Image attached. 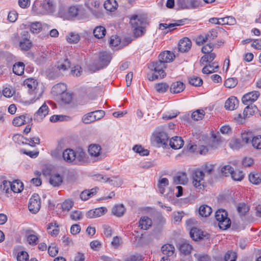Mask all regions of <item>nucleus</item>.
<instances>
[{
	"label": "nucleus",
	"instance_id": "obj_41",
	"mask_svg": "<svg viewBox=\"0 0 261 261\" xmlns=\"http://www.w3.org/2000/svg\"><path fill=\"white\" fill-rule=\"evenodd\" d=\"M37 85V81L32 78L27 79L24 81V86L27 87L29 90H36Z\"/></svg>",
	"mask_w": 261,
	"mask_h": 261
},
{
	"label": "nucleus",
	"instance_id": "obj_31",
	"mask_svg": "<svg viewBox=\"0 0 261 261\" xmlns=\"http://www.w3.org/2000/svg\"><path fill=\"white\" fill-rule=\"evenodd\" d=\"M139 223L141 229L147 230L152 225V220L147 217H143L141 218Z\"/></svg>",
	"mask_w": 261,
	"mask_h": 261
},
{
	"label": "nucleus",
	"instance_id": "obj_34",
	"mask_svg": "<svg viewBox=\"0 0 261 261\" xmlns=\"http://www.w3.org/2000/svg\"><path fill=\"white\" fill-rule=\"evenodd\" d=\"M257 111V108L255 105H249L245 109L243 115L245 118L249 117L253 115Z\"/></svg>",
	"mask_w": 261,
	"mask_h": 261
},
{
	"label": "nucleus",
	"instance_id": "obj_39",
	"mask_svg": "<svg viewBox=\"0 0 261 261\" xmlns=\"http://www.w3.org/2000/svg\"><path fill=\"white\" fill-rule=\"evenodd\" d=\"M192 249V246L187 242H183L179 245V250L180 252L185 255L190 253Z\"/></svg>",
	"mask_w": 261,
	"mask_h": 261
},
{
	"label": "nucleus",
	"instance_id": "obj_4",
	"mask_svg": "<svg viewBox=\"0 0 261 261\" xmlns=\"http://www.w3.org/2000/svg\"><path fill=\"white\" fill-rule=\"evenodd\" d=\"M167 67L166 64L162 63L160 61L152 62L149 66V68L154 71V73L151 75H148V79L149 81H153L158 78L163 79L166 74L164 69Z\"/></svg>",
	"mask_w": 261,
	"mask_h": 261
},
{
	"label": "nucleus",
	"instance_id": "obj_57",
	"mask_svg": "<svg viewBox=\"0 0 261 261\" xmlns=\"http://www.w3.org/2000/svg\"><path fill=\"white\" fill-rule=\"evenodd\" d=\"M71 64L68 59H65L63 62L58 63L57 68L59 70L65 71L70 67Z\"/></svg>",
	"mask_w": 261,
	"mask_h": 261
},
{
	"label": "nucleus",
	"instance_id": "obj_32",
	"mask_svg": "<svg viewBox=\"0 0 261 261\" xmlns=\"http://www.w3.org/2000/svg\"><path fill=\"white\" fill-rule=\"evenodd\" d=\"M125 211V207L122 204L115 205L112 210V214L118 217L123 216Z\"/></svg>",
	"mask_w": 261,
	"mask_h": 261
},
{
	"label": "nucleus",
	"instance_id": "obj_10",
	"mask_svg": "<svg viewBox=\"0 0 261 261\" xmlns=\"http://www.w3.org/2000/svg\"><path fill=\"white\" fill-rule=\"evenodd\" d=\"M153 141L159 146H163L166 147L169 139V137L167 133L161 132L156 133L153 135Z\"/></svg>",
	"mask_w": 261,
	"mask_h": 261
},
{
	"label": "nucleus",
	"instance_id": "obj_56",
	"mask_svg": "<svg viewBox=\"0 0 261 261\" xmlns=\"http://www.w3.org/2000/svg\"><path fill=\"white\" fill-rule=\"evenodd\" d=\"M123 244V241L121 237L119 236L114 237L111 242V245L114 248H118Z\"/></svg>",
	"mask_w": 261,
	"mask_h": 261
},
{
	"label": "nucleus",
	"instance_id": "obj_27",
	"mask_svg": "<svg viewBox=\"0 0 261 261\" xmlns=\"http://www.w3.org/2000/svg\"><path fill=\"white\" fill-rule=\"evenodd\" d=\"M23 189V185L22 182L18 180H14L11 182L10 186V193L13 191L14 193H19L22 191Z\"/></svg>",
	"mask_w": 261,
	"mask_h": 261
},
{
	"label": "nucleus",
	"instance_id": "obj_50",
	"mask_svg": "<svg viewBox=\"0 0 261 261\" xmlns=\"http://www.w3.org/2000/svg\"><path fill=\"white\" fill-rule=\"evenodd\" d=\"M133 149L141 156L148 155L149 153V150L144 149L141 145H136L134 146Z\"/></svg>",
	"mask_w": 261,
	"mask_h": 261
},
{
	"label": "nucleus",
	"instance_id": "obj_35",
	"mask_svg": "<svg viewBox=\"0 0 261 261\" xmlns=\"http://www.w3.org/2000/svg\"><path fill=\"white\" fill-rule=\"evenodd\" d=\"M93 33L95 38L101 39L106 35V30L104 27L99 25L94 29Z\"/></svg>",
	"mask_w": 261,
	"mask_h": 261
},
{
	"label": "nucleus",
	"instance_id": "obj_14",
	"mask_svg": "<svg viewBox=\"0 0 261 261\" xmlns=\"http://www.w3.org/2000/svg\"><path fill=\"white\" fill-rule=\"evenodd\" d=\"M190 234L191 238L195 241L203 239L204 238H208V234L196 227L191 228Z\"/></svg>",
	"mask_w": 261,
	"mask_h": 261
},
{
	"label": "nucleus",
	"instance_id": "obj_44",
	"mask_svg": "<svg viewBox=\"0 0 261 261\" xmlns=\"http://www.w3.org/2000/svg\"><path fill=\"white\" fill-rule=\"evenodd\" d=\"M62 147L58 145L55 149L50 151V154L52 157L57 160H61L62 159Z\"/></svg>",
	"mask_w": 261,
	"mask_h": 261
},
{
	"label": "nucleus",
	"instance_id": "obj_62",
	"mask_svg": "<svg viewBox=\"0 0 261 261\" xmlns=\"http://www.w3.org/2000/svg\"><path fill=\"white\" fill-rule=\"evenodd\" d=\"M229 145L232 149H238L242 147L244 144L240 139H235L231 141Z\"/></svg>",
	"mask_w": 261,
	"mask_h": 261
},
{
	"label": "nucleus",
	"instance_id": "obj_47",
	"mask_svg": "<svg viewBox=\"0 0 261 261\" xmlns=\"http://www.w3.org/2000/svg\"><path fill=\"white\" fill-rule=\"evenodd\" d=\"M94 112H92L84 115L82 118L83 122L85 124H89L96 121L95 117L94 116Z\"/></svg>",
	"mask_w": 261,
	"mask_h": 261
},
{
	"label": "nucleus",
	"instance_id": "obj_28",
	"mask_svg": "<svg viewBox=\"0 0 261 261\" xmlns=\"http://www.w3.org/2000/svg\"><path fill=\"white\" fill-rule=\"evenodd\" d=\"M239 100L236 97L231 96L225 103V108L227 110H233L238 106Z\"/></svg>",
	"mask_w": 261,
	"mask_h": 261
},
{
	"label": "nucleus",
	"instance_id": "obj_25",
	"mask_svg": "<svg viewBox=\"0 0 261 261\" xmlns=\"http://www.w3.org/2000/svg\"><path fill=\"white\" fill-rule=\"evenodd\" d=\"M187 181L188 178L185 172H179L173 177V182L175 185H184Z\"/></svg>",
	"mask_w": 261,
	"mask_h": 261
},
{
	"label": "nucleus",
	"instance_id": "obj_60",
	"mask_svg": "<svg viewBox=\"0 0 261 261\" xmlns=\"http://www.w3.org/2000/svg\"><path fill=\"white\" fill-rule=\"evenodd\" d=\"M59 248L55 243L51 244L48 248V252L50 256H55L58 253Z\"/></svg>",
	"mask_w": 261,
	"mask_h": 261
},
{
	"label": "nucleus",
	"instance_id": "obj_38",
	"mask_svg": "<svg viewBox=\"0 0 261 261\" xmlns=\"http://www.w3.org/2000/svg\"><path fill=\"white\" fill-rule=\"evenodd\" d=\"M44 27H47L46 24L42 25L40 22H32L30 24V29L33 34L39 33Z\"/></svg>",
	"mask_w": 261,
	"mask_h": 261
},
{
	"label": "nucleus",
	"instance_id": "obj_8",
	"mask_svg": "<svg viewBox=\"0 0 261 261\" xmlns=\"http://www.w3.org/2000/svg\"><path fill=\"white\" fill-rule=\"evenodd\" d=\"M28 207L33 214H36L40 208V197L38 194H34L30 198Z\"/></svg>",
	"mask_w": 261,
	"mask_h": 261
},
{
	"label": "nucleus",
	"instance_id": "obj_16",
	"mask_svg": "<svg viewBox=\"0 0 261 261\" xmlns=\"http://www.w3.org/2000/svg\"><path fill=\"white\" fill-rule=\"evenodd\" d=\"M25 235L27 242L31 245L34 246L38 243V237L36 232L31 229H27Z\"/></svg>",
	"mask_w": 261,
	"mask_h": 261
},
{
	"label": "nucleus",
	"instance_id": "obj_63",
	"mask_svg": "<svg viewBox=\"0 0 261 261\" xmlns=\"http://www.w3.org/2000/svg\"><path fill=\"white\" fill-rule=\"evenodd\" d=\"M231 177L234 180L241 181L244 178V174L240 170L233 171Z\"/></svg>",
	"mask_w": 261,
	"mask_h": 261
},
{
	"label": "nucleus",
	"instance_id": "obj_64",
	"mask_svg": "<svg viewBox=\"0 0 261 261\" xmlns=\"http://www.w3.org/2000/svg\"><path fill=\"white\" fill-rule=\"evenodd\" d=\"M124 261H143V257L141 255L136 253L127 256Z\"/></svg>",
	"mask_w": 261,
	"mask_h": 261
},
{
	"label": "nucleus",
	"instance_id": "obj_2",
	"mask_svg": "<svg viewBox=\"0 0 261 261\" xmlns=\"http://www.w3.org/2000/svg\"><path fill=\"white\" fill-rule=\"evenodd\" d=\"M33 10L38 14L46 15L55 11L53 0H37Z\"/></svg>",
	"mask_w": 261,
	"mask_h": 261
},
{
	"label": "nucleus",
	"instance_id": "obj_17",
	"mask_svg": "<svg viewBox=\"0 0 261 261\" xmlns=\"http://www.w3.org/2000/svg\"><path fill=\"white\" fill-rule=\"evenodd\" d=\"M218 36V31L216 29L210 31L205 35L199 37V42L203 43L206 41H211Z\"/></svg>",
	"mask_w": 261,
	"mask_h": 261
},
{
	"label": "nucleus",
	"instance_id": "obj_54",
	"mask_svg": "<svg viewBox=\"0 0 261 261\" xmlns=\"http://www.w3.org/2000/svg\"><path fill=\"white\" fill-rule=\"evenodd\" d=\"M236 22V20L234 17L232 16H227L224 18H220V24L224 25V24H228V25H232Z\"/></svg>",
	"mask_w": 261,
	"mask_h": 261
},
{
	"label": "nucleus",
	"instance_id": "obj_51",
	"mask_svg": "<svg viewBox=\"0 0 261 261\" xmlns=\"http://www.w3.org/2000/svg\"><path fill=\"white\" fill-rule=\"evenodd\" d=\"M24 144H28L32 147H35L36 144H40V139L39 137H34L30 138H25Z\"/></svg>",
	"mask_w": 261,
	"mask_h": 261
},
{
	"label": "nucleus",
	"instance_id": "obj_13",
	"mask_svg": "<svg viewBox=\"0 0 261 261\" xmlns=\"http://www.w3.org/2000/svg\"><path fill=\"white\" fill-rule=\"evenodd\" d=\"M260 95L258 91H254L249 92L244 95L242 98V102L245 105H252V103L256 101Z\"/></svg>",
	"mask_w": 261,
	"mask_h": 261
},
{
	"label": "nucleus",
	"instance_id": "obj_58",
	"mask_svg": "<svg viewBox=\"0 0 261 261\" xmlns=\"http://www.w3.org/2000/svg\"><path fill=\"white\" fill-rule=\"evenodd\" d=\"M238 84V80L236 78H228L224 82V86L229 88H234Z\"/></svg>",
	"mask_w": 261,
	"mask_h": 261
},
{
	"label": "nucleus",
	"instance_id": "obj_12",
	"mask_svg": "<svg viewBox=\"0 0 261 261\" xmlns=\"http://www.w3.org/2000/svg\"><path fill=\"white\" fill-rule=\"evenodd\" d=\"M32 118L29 114H24L16 117L12 123L15 126H20L25 124H32Z\"/></svg>",
	"mask_w": 261,
	"mask_h": 261
},
{
	"label": "nucleus",
	"instance_id": "obj_42",
	"mask_svg": "<svg viewBox=\"0 0 261 261\" xmlns=\"http://www.w3.org/2000/svg\"><path fill=\"white\" fill-rule=\"evenodd\" d=\"M154 88L157 92L164 93L169 89V86L166 83H159L154 85Z\"/></svg>",
	"mask_w": 261,
	"mask_h": 261
},
{
	"label": "nucleus",
	"instance_id": "obj_49",
	"mask_svg": "<svg viewBox=\"0 0 261 261\" xmlns=\"http://www.w3.org/2000/svg\"><path fill=\"white\" fill-rule=\"evenodd\" d=\"M169 185V181L167 178H162L159 180L158 188L161 194H164L165 192V187Z\"/></svg>",
	"mask_w": 261,
	"mask_h": 261
},
{
	"label": "nucleus",
	"instance_id": "obj_37",
	"mask_svg": "<svg viewBox=\"0 0 261 261\" xmlns=\"http://www.w3.org/2000/svg\"><path fill=\"white\" fill-rule=\"evenodd\" d=\"M63 181L62 177L59 174L52 175L49 179L50 184L54 187L60 186Z\"/></svg>",
	"mask_w": 261,
	"mask_h": 261
},
{
	"label": "nucleus",
	"instance_id": "obj_30",
	"mask_svg": "<svg viewBox=\"0 0 261 261\" xmlns=\"http://www.w3.org/2000/svg\"><path fill=\"white\" fill-rule=\"evenodd\" d=\"M11 186V182L4 180L0 184V196L4 194L8 195L10 193V186ZM8 196V195H7Z\"/></svg>",
	"mask_w": 261,
	"mask_h": 261
},
{
	"label": "nucleus",
	"instance_id": "obj_7",
	"mask_svg": "<svg viewBox=\"0 0 261 261\" xmlns=\"http://www.w3.org/2000/svg\"><path fill=\"white\" fill-rule=\"evenodd\" d=\"M204 173L201 170L197 169L193 171L192 173V182L195 188L198 189H202L204 188Z\"/></svg>",
	"mask_w": 261,
	"mask_h": 261
},
{
	"label": "nucleus",
	"instance_id": "obj_20",
	"mask_svg": "<svg viewBox=\"0 0 261 261\" xmlns=\"http://www.w3.org/2000/svg\"><path fill=\"white\" fill-rule=\"evenodd\" d=\"M107 211V209L106 207H101L88 211L86 213V216L89 218H96L102 216Z\"/></svg>",
	"mask_w": 261,
	"mask_h": 261
},
{
	"label": "nucleus",
	"instance_id": "obj_26",
	"mask_svg": "<svg viewBox=\"0 0 261 261\" xmlns=\"http://www.w3.org/2000/svg\"><path fill=\"white\" fill-rule=\"evenodd\" d=\"M185 89V85L180 81L173 83L170 87V92L172 93H178L182 92Z\"/></svg>",
	"mask_w": 261,
	"mask_h": 261
},
{
	"label": "nucleus",
	"instance_id": "obj_23",
	"mask_svg": "<svg viewBox=\"0 0 261 261\" xmlns=\"http://www.w3.org/2000/svg\"><path fill=\"white\" fill-rule=\"evenodd\" d=\"M186 19H180L178 20L175 21L174 23H161L160 24V29L161 30H164L166 29H169L170 31L173 30L174 27L176 26H180L184 24V22Z\"/></svg>",
	"mask_w": 261,
	"mask_h": 261
},
{
	"label": "nucleus",
	"instance_id": "obj_40",
	"mask_svg": "<svg viewBox=\"0 0 261 261\" xmlns=\"http://www.w3.org/2000/svg\"><path fill=\"white\" fill-rule=\"evenodd\" d=\"M118 4L115 0H107L104 4V8L109 11H114L117 9Z\"/></svg>",
	"mask_w": 261,
	"mask_h": 261
},
{
	"label": "nucleus",
	"instance_id": "obj_43",
	"mask_svg": "<svg viewBox=\"0 0 261 261\" xmlns=\"http://www.w3.org/2000/svg\"><path fill=\"white\" fill-rule=\"evenodd\" d=\"M237 209L240 216H243L249 212V207L245 203H240L238 204Z\"/></svg>",
	"mask_w": 261,
	"mask_h": 261
},
{
	"label": "nucleus",
	"instance_id": "obj_11",
	"mask_svg": "<svg viewBox=\"0 0 261 261\" xmlns=\"http://www.w3.org/2000/svg\"><path fill=\"white\" fill-rule=\"evenodd\" d=\"M93 179L97 181H103L104 182H108L115 186H120L122 184L121 179L114 177L113 178H109L101 174H96L94 175Z\"/></svg>",
	"mask_w": 261,
	"mask_h": 261
},
{
	"label": "nucleus",
	"instance_id": "obj_61",
	"mask_svg": "<svg viewBox=\"0 0 261 261\" xmlns=\"http://www.w3.org/2000/svg\"><path fill=\"white\" fill-rule=\"evenodd\" d=\"M233 168L230 165H225L222 167L221 172L223 175L228 176L229 174L231 175Z\"/></svg>",
	"mask_w": 261,
	"mask_h": 261
},
{
	"label": "nucleus",
	"instance_id": "obj_22",
	"mask_svg": "<svg viewBox=\"0 0 261 261\" xmlns=\"http://www.w3.org/2000/svg\"><path fill=\"white\" fill-rule=\"evenodd\" d=\"M184 144V141L181 137L175 136L170 140L169 145L170 147L174 149H178L181 148Z\"/></svg>",
	"mask_w": 261,
	"mask_h": 261
},
{
	"label": "nucleus",
	"instance_id": "obj_9",
	"mask_svg": "<svg viewBox=\"0 0 261 261\" xmlns=\"http://www.w3.org/2000/svg\"><path fill=\"white\" fill-rule=\"evenodd\" d=\"M112 59L111 55L106 51L99 54V60L97 64V69L99 70L108 66Z\"/></svg>",
	"mask_w": 261,
	"mask_h": 261
},
{
	"label": "nucleus",
	"instance_id": "obj_46",
	"mask_svg": "<svg viewBox=\"0 0 261 261\" xmlns=\"http://www.w3.org/2000/svg\"><path fill=\"white\" fill-rule=\"evenodd\" d=\"M80 39V36L78 34L71 32L66 36V40L69 43H76Z\"/></svg>",
	"mask_w": 261,
	"mask_h": 261
},
{
	"label": "nucleus",
	"instance_id": "obj_55",
	"mask_svg": "<svg viewBox=\"0 0 261 261\" xmlns=\"http://www.w3.org/2000/svg\"><path fill=\"white\" fill-rule=\"evenodd\" d=\"M251 143L253 147L257 149H261V136L258 135L252 138Z\"/></svg>",
	"mask_w": 261,
	"mask_h": 261
},
{
	"label": "nucleus",
	"instance_id": "obj_3",
	"mask_svg": "<svg viewBox=\"0 0 261 261\" xmlns=\"http://www.w3.org/2000/svg\"><path fill=\"white\" fill-rule=\"evenodd\" d=\"M146 23V18L141 15H134L130 17V23L134 29L136 37L141 36L144 34Z\"/></svg>",
	"mask_w": 261,
	"mask_h": 261
},
{
	"label": "nucleus",
	"instance_id": "obj_15",
	"mask_svg": "<svg viewBox=\"0 0 261 261\" xmlns=\"http://www.w3.org/2000/svg\"><path fill=\"white\" fill-rule=\"evenodd\" d=\"M49 108L44 102L35 113L34 119L37 121H41L48 113Z\"/></svg>",
	"mask_w": 261,
	"mask_h": 261
},
{
	"label": "nucleus",
	"instance_id": "obj_5",
	"mask_svg": "<svg viewBox=\"0 0 261 261\" xmlns=\"http://www.w3.org/2000/svg\"><path fill=\"white\" fill-rule=\"evenodd\" d=\"M16 41L19 42V46L23 51L29 50L32 46V42L30 40V35L28 31H22L19 34L15 36Z\"/></svg>",
	"mask_w": 261,
	"mask_h": 261
},
{
	"label": "nucleus",
	"instance_id": "obj_6",
	"mask_svg": "<svg viewBox=\"0 0 261 261\" xmlns=\"http://www.w3.org/2000/svg\"><path fill=\"white\" fill-rule=\"evenodd\" d=\"M215 218L218 222V225L220 229L226 230L231 225V221L228 217V214L226 211L222 209L218 210L215 213Z\"/></svg>",
	"mask_w": 261,
	"mask_h": 261
},
{
	"label": "nucleus",
	"instance_id": "obj_53",
	"mask_svg": "<svg viewBox=\"0 0 261 261\" xmlns=\"http://www.w3.org/2000/svg\"><path fill=\"white\" fill-rule=\"evenodd\" d=\"M60 98L63 103L68 104L71 101L72 97L70 93L65 91L60 96Z\"/></svg>",
	"mask_w": 261,
	"mask_h": 261
},
{
	"label": "nucleus",
	"instance_id": "obj_45",
	"mask_svg": "<svg viewBox=\"0 0 261 261\" xmlns=\"http://www.w3.org/2000/svg\"><path fill=\"white\" fill-rule=\"evenodd\" d=\"M250 181L254 185H258L261 183V175L258 173H251L249 175Z\"/></svg>",
	"mask_w": 261,
	"mask_h": 261
},
{
	"label": "nucleus",
	"instance_id": "obj_59",
	"mask_svg": "<svg viewBox=\"0 0 261 261\" xmlns=\"http://www.w3.org/2000/svg\"><path fill=\"white\" fill-rule=\"evenodd\" d=\"M69 117L62 115H54L50 117V121L51 122H57L58 121H63L67 120V118H68Z\"/></svg>",
	"mask_w": 261,
	"mask_h": 261
},
{
	"label": "nucleus",
	"instance_id": "obj_29",
	"mask_svg": "<svg viewBox=\"0 0 261 261\" xmlns=\"http://www.w3.org/2000/svg\"><path fill=\"white\" fill-rule=\"evenodd\" d=\"M101 147L97 144H91L89 146L88 152L89 154L94 157H98L101 151Z\"/></svg>",
	"mask_w": 261,
	"mask_h": 261
},
{
	"label": "nucleus",
	"instance_id": "obj_48",
	"mask_svg": "<svg viewBox=\"0 0 261 261\" xmlns=\"http://www.w3.org/2000/svg\"><path fill=\"white\" fill-rule=\"evenodd\" d=\"M205 115V112L203 110H197L193 112L191 115L192 118L195 121H198L202 119Z\"/></svg>",
	"mask_w": 261,
	"mask_h": 261
},
{
	"label": "nucleus",
	"instance_id": "obj_19",
	"mask_svg": "<svg viewBox=\"0 0 261 261\" xmlns=\"http://www.w3.org/2000/svg\"><path fill=\"white\" fill-rule=\"evenodd\" d=\"M162 253L166 255V257H163V261H169L168 257L172 256L174 251V247L173 245L169 244L164 245L161 248Z\"/></svg>",
	"mask_w": 261,
	"mask_h": 261
},
{
	"label": "nucleus",
	"instance_id": "obj_21",
	"mask_svg": "<svg viewBox=\"0 0 261 261\" xmlns=\"http://www.w3.org/2000/svg\"><path fill=\"white\" fill-rule=\"evenodd\" d=\"M192 46L191 41L188 38L181 39L178 43V50L180 52L185 53L191 48Z\"/></svg>",
	"mask_w": 261,
	"mask_h": 261
},
{
	"label": "nucleus",
	"instance_id": "obj_24",
	"mask_svg": "<svg viewBox=\"0 0 261 261\" xmlns=\"http://www.w3.org/2000/svg\"><path fill=\"white\" fill-rule=\"evenodd\" d=\"M67 90L66 85L63 83L58 84L52 88L51 92L55 95L60 96Z\"/></svg>",
	"mask_w": 261,
	"mask_h": 261
},
{
	"label": "nucleus",
	"instance_id": "obj_33",
	"mask_svg": "<svg viewBox=\"0 0 261 261\" xmlns=\"http://www.w3.org/2000/svg\"><path fill=\"white\" fill-rule=\"evenodd\" d=\"M25 65L22 62H18L13 65V72L16 75H21L24 73Z\"/></svg>",
	"mask_w": 261,
	"mask_h": 261
},
{
	"label": "nucleus",
	"instance_id": "obj_18",
	"mask_svg": "<svg viewBox=\"0 0 261 261\" xmlns=\"http://www.w3.org/2000/svg\"><path fill=\"white\" fill-rule=\"evenodd\" d=\"M175 56L170 51H164L161 53L159 56V60L162 63L166 64L167 63L173 61Z\"/></svg>",
	"mask_w": 261,
	"mask_h": 261
},
{
	"label": "nucleus",
	"instance_id": "obj_36",
	"mask_svg": "<svg viewBox=\"0 0 261 261\" xmlns=\"http://www.w3.org/2000/svg\"><path fill=\"white\" fill-rule=\"evenodd\" d=\"M212 213V208L207 205H202L199 207V214L203 217L209 216Z\"/></svg>",
	"mask_w": 261,
	"mask_h": 261
},
{
	"label": "nucleus",
	"instance_id": "obj_52",
	"mask_svg": "<svg viewBox=\"0 0 261 261\" xmlns=\"http://www.w3.org/2000/svg\"><path fill=\"white\" fill-rule=\"evenodd\" d=\"M189 83L194 86H200L203 83L202 80L198 76H193L189 78Z\"/></svg>",
	"mask_w": 261,
	"mask_h": 261
},
{
	"label": "nucleus",
	"instance_id": "obj_1",
	"mask_svg": "<svg viewBox=\"0 0 261 261\" xmlns=\"http://www.w3.org/2000/svg\"><path fill=\"white\" fill-rule=\"evenodd\" d=\"M62 157L67 163L77 164L84 160L85 153L83 151H75L72 149L67 148L63 151Z\"/></svg>",
	"mask_w": 261,
	"mask_h": 261
}]
</instances>
